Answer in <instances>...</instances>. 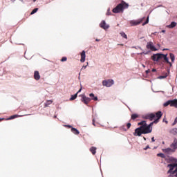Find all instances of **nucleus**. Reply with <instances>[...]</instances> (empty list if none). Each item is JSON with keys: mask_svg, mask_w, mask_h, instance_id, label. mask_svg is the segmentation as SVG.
I'll return each mask as SVG.
<instances>
[{"mask_svg": "<svg viewBox=\"0 0 177 177\" xmlns=\"http://www.w3.org/2000/svg\"><path fill=\"white\" fill-rule=\"evenodd\" d=\"M156 71H157V70L156 68L152 69V73H156Z\"/></svg>", "mask_w": 177, "mask_h": 177, "instance_id": "37", "label": "nucleus"}, {"mask_svg": "<svg viewBox=\"0 0 177 177\" xmlns=\"http://www.w3.org/2000/svg\"><path fill=\"white\" fill-rule=\"evenodd\" d=\"M95 41H96L97 42H99V41H100V39H96Z\"/></svg>", "mask_w": 177, "mask_h": 177, "instance_id": "43", "label": "nucleus"}, {"mask_svg": "<svg viewBox=\"0 0 177 177\" xmlns=\"http://www.w3.org/2000/svg\"><path fill=\"white\" fill-rule=\"evenodd\" d=\"M170 106L175 107L176 109H177V100L176 99L170 100Z\"/></svg>", "mask_w": 177, "mask_h": 177, "instance_id": "12", "label": "nucleus"}, {"mask_svg": "<svg viewBox=\"0 0 177 177\" xmlns=\"http://www.w3.org/2000/svg\"><path fill=\"white\" fill-rule=\"evenodd\" d=\"M100 27L104 30H107L109 28L110 26L106 24V21H102L100 24Z\"/></svg>", "mask_w": 177, "mask_h": 177, "instance_id": "10", "label": "nucleus"}, {"mask_svg": "<svg viewBox=\"0 0 177 177\" xmlns=\"http://www.w3.org/2000/svg\"><path fill=\"white\" fill-rule=\"evenodd\" d=\"M174 161H176V159H174Z\"/></svg>", "mask_w": 177, "mask_h": 177, "instance_id": "53", "label": "nucleus"}, {"mask_svg": "<svg viewBox=\"0 0 177 177\" xmlns=\"http://www.w3.org/2000/svg\"><path fill=\"white\" fill-rule=\"evenodd\" d=\"M103 86H106V88H110L112 85H114V80L109 79L102 81Z\"/></svg>", "mask_w": 177, "mask_h": 177, "instance_id": "5", "label": "nucleus"}, {"mask_svg": "<svg viewBox=\"0 0 177 177\" xmlns=\"http://www.w3.org/2000/svg\"><path fill=\"white\" fill-rule=\"evenodd\" d=\"M52 103H53V101L52 100L46 101V102L45 103V107H49V105L52 104Z\"/></svg>", "mask_w": 177, "mask_h": 177, "instance_id": "23", "label": "nucleus"}, {"mask_svg": "<svg viewBox=\"0 0 177 177\" xmlns=\"http://www.w3.org/2000/svg\"><path fill=\"white\" fill-rule=\"evenodd\" d=\"M61 62H67V57H63L61 59Z\"/></svg>", "mask_w": 177, "mask_h": 177, "instance_id": "33", "label": "nucleus"}, {"mask_svg": "<svg viewBox=\"0 0 177 177\" xmlns=\"http://www.w3.org/2000/svg\"><path fill=\"white\" fill-rule=\"evenodd\" d=\"M171 133H172V135H177V129L175 128V129H173L171 130Z\"/></svg>", "mask_w": 177, "mask_h": 177, "instance_id": "28", "label": "nucleus"}, {"mask_svg": "<svg viewBox=\"0 0 177 177\" xmlns=\"http://www.w3.org/2000/svg\"><path fill=\"white\" fill-rule=\"evenodd\" d=\"M168 77V73H165V75L159 76L158 78V80H164Z\"/></svg>", "mask_w": 177, "mask_h": 177, "instance_id": "20", "label": "nucleus"}, {"mask_svg": "<svg viewBox=\"0 0 177 177\" xmlns=\"http://www.w3.org/2000/svg\"><path fill=\"white\" fill-rule=\"evenodd\" d=\"M144 120H149V121H153V118H157L156 113H147L142 115Z\"/></svg>", "mask_w": 177, "mask_h": 177, "instance_id": "6", "label": "nucleus"}, {"mask_svg": "<svg viewBox=\"0 0 177 177\" xmlns=\"http://www.w3.org/2000/svg\"><path fill=\"white\" fill-rule=\"evenodd\" d=\"M37 0H33V2H35Z\"/></svg>", "mask_w": 177, "mask_h": 177, "instance_id": "52", "label": "nucleus"}, {"mask_svg": "<svg viewBox=\"0 0 177 177\" xmlns=\"http://www.w3.org/2000/svg\"><path fill=\"white\" fill-rule=\"evenodd\" d=\"M136 118H139L138 114L133 113L131 115V120H136Z\"/></svg>", "mask_w": 177, "mask_h": 177, "instance_id": "24", "label": "nucleus"}, {"mask_svg": "<svg viewBox=\"0 0 177 177\" xmlns=\"http://www.w3.org/2000/svg\"><path fill=\"white\" fill-rule=\"evenodd\" d=\"M120 35L121 37H122V38H125V39H128V36H127V34H125V32H120Z\"/></svg>", "mask_w": 177, "mask_h": 177, "instance_id": "26", "label": "nucleus"}, {"mask_svg": "<svg viewBox=\"0 0 177 177\" xmlns=\"http://www.w3.org/2000/svg\"><path fill=\"white\" fill-rule=\"evenodd\" d=\"M144 140H146V138L144 137Z\"/></svg>", "mask_w": 177, "mask_h": 177, "instance_id": "51", "label": "nucleus"}, {"mask_svg": "<svg viewBox=\"0 0 177 177\" xmlns=\"http://www.w3.org/2000/svg\"><path fill=\"white\" fill-rule=\"evenodd\" d=\"M167 54L164 55L161 53H157V54H153L151 57V59L153 62H160V60H162L165 63H167V64H169L170 67H172V63L169 62V59H168Z\"/></svg>", "mask_w": 177, "mask_h": 177, "instance_id": "2", "label": "nucleus"}, {"mask_svg": "<svg viewBox=\"0 0 177 177\" xmlns=\"http://www.w3.org/2000/svg\"><path fill=\"white\" fill-rule=\"evenodd\" d=\"M176 24H177L176 22L172 21L170 25H167L166 27L167 28H174L176 27Z\"/></svg>", "mask_w": 177, "mask_h": 177, "instance_id": "14", "label": "nucleus"}, {"mask_svg": "<svg viewBox=\"0 0 177 177\" xmlns=\"http://www.w3.org/2000/svg\"><path fill=\"white\" fill-rule=\"evenodd\" d=\"M77 96H78V93H76L75 95H71L70 100H75V99H77Z\"/></svg>", "mask_w": 177, "mask_h": 177, "instance_id": "25", "label": "nucleus"}, {"mask_svg": "<svg viewBox=\"0 0 177 177\" xmlns=\"http://www.w3.org/2000/svg\"><path fill=\"white\" fill-rule=\"evenodd\" d=\"M176 167V163L167 165V168H169V171H167V174H169V172H172V171H174Z\"/></svg>", "mask_w": 177, "mask_h": 177, "instance_id": "9", "label": "nucleus"}, {"mask_svg": "<svg viewBox=\"0 0 177 177\" xmlns=\"http://www.w3.org/2000/svg\"><path fill=\"white\" fill-rule=\"evenodd\" d=\"M165 153H174L175 152V149H172L171 148H167L164 149Z\"/></svg>", "mask_w": 177, "mask_h": 177, "instance_id": "17", "label": "nucleus"}, {"mask_svg": "<svg viewBox=\"0 0 177 177\" xmlns=\"http://www.w3.org/2000/svg\"><path fill=\"white\" fill-rule=\"evenodd\" d=\"M151 142H156V140L154 139V137L151 138Z\"/></svg>", "mask_w": 177, "mask_h": 177, "instance_id": "39", "label": "nucleus"}, {"mask_svg": "<svg viewBox=\"0 0 177 177\" xmlns=\"http://www.w3.org/2000/svg\"><path fill=\"white\" fill-rule=\"evenodd\" d=\"M162 32H165V30H162Z\"/></svg>", "mask_w": 177, "mask_h": 177, "instance_id": "46", "label": "nucleus"}, {"mask_svg": "<svg viewBox=\"0 0 177 177\" xmlns=\"http://www.w3.org/2000/svg\"><path fill=\"white\" fill-rule=\"evenodd\" d=\"M89 96H90V97H93L92 100H94L95 102L97 101V97H95V94L90 93Z\"/></svg>", "mask_w": 177, "mask_h": 177, "instance_id": "21", "label": "nucleus"}, {"mask_svg": "<svg viewBox=\"0 0 177 177\" xmlns=\"http://www.w3.org/2000/svg\"><path fill=\"white\" fill-rule=\"evenodd\" d=\"M90 151H91V153H92V154H93V156H95V155L96 154V147H91L90 148Z\"/></svg>", "mask_w": 177, "mask_h": 177, "instance_id": "16", "label": "nucleus"}, {"mask_svg": "<svg viewBox=\"0 0 177 177\" xmlns=\"http://www.w3.org/2000/svg\"><path fill=\"white\" fill-rule=\"evenodd\" d=\"M156 119L149 124H147L145 120L138 122V125L140 127L135 129V132L133 133L134 136H142V135H146V133H151V131H153L151 127H153V124L158 123L160 118L162 117V113L159 111L156 113Z\"/></svg>", "mask_w": 177, "mask_h": 177, "instance_id": "1", "label": "nucleus"}, {"mask_svg": "<svg viewBox=\"0 0 177 177\" xmlns=\"http://www.w3.org/2000/svg\"><path fill=\"white\" fill-rule=\"evenodd\" d=\"M163 50H168V49H165V48Z\"/></svg>", "mask_w": 177, "mask_h": 177, "instance_id": "49", "label": "nucleus"}, {"mask_svg": "<svg viewBox=\"0 0 177 177\" xmlns=\"http://www.w3.org/2000/svg\"><path fill=\"white\" fill-rule=\"evenodd\" d=\"M3 120H5L4 118H0V122L1 121H3Z\"/></svg>", "mask_w": 177, "mask_h": 177, "instance_id": "45", "label": "nucleus"}, {"mask_svg": "<svg viewBox=\"0 0 177 177\" xmlns=\"http://www.w3.org/2000/svg\"><path fill=\"white\" fill-rule=\"evenodd\" d=\"M171 147H172L174 149L173 150H176V149H177V141H174L171 144Z\"/></svg>", "mask_w": 177, "mask_h": 177, "instance_id": "18", "label": "nucleus"}, {"mask_svg": "<svg viewBox=\"0 0 177 177\" xmlns=\"http://www.w3.org/2000/svg\"><path fill=\"white\" fill-rule=\"evenodd\" d=\"M87 66H88V63H87V65L82 66V70H84V69L85 70V68H86Z\"/></svg>", "mask_w": 177, "mask_h": 177, "instance_id": "35", "label": "nucleus"}, {"mask_svg": "<svg viewBox=\"0 0 177 177\" xmlns=\"http://www.w3.org/2000/svg\"><path fill=\"white\" fill-rule=\"evenodd\" d=\"M38 12V8H35L32 10V11L30 12V15H34L35 13H37Z\"/></svg>", "mask_w": 177, "mask_h": 177, "instance_id": "31", "label": "nucleus"}, {"mask_svg": "<svg viewBox=\"0 0 177 177\" xmlns=\"http://www.w3.org/2000/svg\"><path fill=\"white\" fill-rule=\"evenodd\" d=\"M147 74H149V73H150V70H148L146 71Z\"/></svg>", "mask_w": 177, "mask_h": 177, "instance_id": "41", "label": "nucleus"}, {"mask_svg": "<svg viewBox=\"0 0 177 177\" xmlns=\"http://www.w3.org/2000/svg\"><path fill=\"white\" fill-rule=\"evenodd\" d=\"M158 157H161V158H165V155L162 153H160L157 154Z\"/></svg>", "mask_w": 177, "mask_h": 177, "instance_id": "30", "label": "nucleus"}, {"mask_svg": "<svg viewBox=\"0 0 177 177\" xmlns=\"http://www.w3.org/2000/svg\"><path fill=\"white\" fill-rule=\"evenodd\" d=\"M146 24H149V17H147L145 23L142 24V26H146Z\"/></svg>", "mask_w": 177, "mask_h": 177, "instance_id": "32", "label": "nucleus"}, {"mask_svg": "<svg viewBox=\"0 0 177 177\" xmlns=\"http://www.w3.org/2000/svg\"><path fill=\"white\" fill-rule=\"evenodd\" d=\"M127 129H129V128H131V123H127Z\"/></svg>", "mask_w": 177, "mask_h": 177, "instance_id": "34", "label": "nucleus"}, {"mask_svg": "<svg viewBox=\"0 0 177 177\" xmlns=\"http://www.w3.org/2000/svg\"><path fill=\"white\" fill-rule=\"evenodd\" d=\"M146 19L145 17H142L141 19H139L138 20H131L130 21V24L131 27H133L135 26H139L140 23H142V21Z\"/></svg>", "mask_w": 177, "mask_h": 177, "instance_id": "4", "label": "nucleus"}, {"mask_svg": "<svg viewBox=\"0 0 177 177\" xmlns=\"http://www.w3.org/2000/svg\"><path fill=\"white\" fill-rule=\"evenodd\" d=\"M81 100L84 104H88L89 102H91V98H89L85 95H82Z\"/></svg>", "mask_w": 177, "mask_h": 177, "instance_id": "8", "label": "nucleus"}, {"mask_svg": "<svg viewBox=\"0 0 177 177\" xmlns=\"http://www.w3.org/2000/svg\"><path fill=\"white\" fill-rule=\"evenodd\" d=\"M71 132H73V133L75 135H80V131L74 127L71 128Z\"/></svg>", "mask_w": 177, "mask_h": 177, "instance_id": "15", "label": "nucleus"}, {"mask_svg": "<svg viewBox=\"0 0 177 177\" xmlns=\"http://www.w3.org/2000/svg\"><path fill=\"white\" fill-rule=\"evenodd\" d=\"M147 48L151 49L153 52H156L157 50V48L153 45V42H148L147 44Z\"/></svg>", "mask_w": 177, "mask_h": 177, "instance_id": "7", "label": "nucleus"}, {"mask_svg": "<svg viewBox=\"0 0 177 177\" xmlns=\"http://www.w3.org/2000/svg\"><path fill=\"white\" fill-rule=\"evenodd\" d=\"M143 53L144 55H147V53Z\"/></svg>", "mask_w": 177, "mask_h": 177, "instance_id": "47", "label": "nucleus"}, {"mask_svg": "<svg viewBox=\"0 0 177 177\" xmlns=\"http://www.w3.org/2000/svg\"><path fill=\"white\" fill-rule=\"evenodd\" d=\"M82 89L80 88L77 92V93H80V92H81Z\"/></svg>", "mask_w": 177, "mask_h": 177, "instance_id": "44", "label": "nucleus"}, {"mask_svg": "<svg viewBox=\"0 0 177 177\" xmlns=\"http://www.w3.org/2000/svg\"><path fill=\"white\" fill-rule=\"evenodd\" d=\"M147 149H150V147L147 145L145 148H144V150H147Z\"/></svg>", "mask_w": 177, "mask_h": 177, "instance_id": "36", "label": "nucleus"}, {"mask_svg": "<svg viewBox=\"0 0 177 177\" xmlns=\"http://www.w3.org/2000/svg\"><path fill=\"white\" fill-rule=\"evenodd\" d=\"M21 2H23V0H21Z\"/></svg>", "mask_w": 177, "mask_h": 177, "instance_id": "54", "label": "nucleus"}, {"mask_svg": "<svg viewBox=\"0 0 177 177\" xmlns=\"http://www.w3.org/2000/svg\"><path fill=\"white\" fill-rule=\"evenodd\" d=\"M34 78L36 80V81H39V80H41V75H39V72L36 71L34 73Z\"/></svg>", "mask_w": 177, "mask_h": 177, "instance_id": "11", "label": "nucleus"}, {"mask_svg": "<svg viewBox=\"0 0 177 177\" xmlns=\"http://www.w3.org/2000/svg\"><path fill=\"white\" fill-rule=\"evenodd\" d=\"M17 117H20L19 115H13L10 117L9 120H15V118H17Z\"/></svg>", "mask_w": 177, "mask_h": 177, "instance_id": "29", "label": "nucleus"}, {"mask_svg": "<svg viewBox=\"0 0 177 177\" xmlns=\"http://www.w3.org/2000/svg\"><path fill=\"white\" fill-rule=\"evenodd\" d=\"M93 125H94V127L96 126V124H95V119H93Z\"/></svg>", "mask_w": 177, "mask_h": 177, "instance_id": "38", "label": "nucleus"}, {"mask_svg": "<svg viewBox=\"0 0 177 177\" xmlns=\"http://www.w3.org/2000/svg\"><path fill=\"white\" fill-rule=\"evenodd\" d=\"M176 173H177V171H176V169L175 170H172L171 172L169 173V174H170L169 175V177H174L175 176V174H176Z\"/></svg>", "mask_w": 177, "mask_h": 177, "instance_id": "19", "label": "nucleus"}, {"mask_svg": "<svg viewBox=\"0 0 177 177\" xmlns=\"http://www.w3.org/2000/svg\"><path fill=\"white\" fill-rule=\"evenodd\" d=\"M121 45V46H124V44H120Z\"/></svg>", "mask_w": 177, "mask_h": 177, "instance_id": "50", "label": "nucleus"}, {"mask_svg": "<svg viewBox=\"0 0 177 177\" xmlns=\"http://www.w3.org/2000/svg\"><path fill=\"white\" fill-rule=\"evenodd\" d=\"M169 56H170V59L171 60L172 63H174V62H175V55H174V53H169Z\"/></svg>", "mask_w": 177, "mask_h": 177, "instance_id": "22", "label": "nucleus"}, {"mask_svg": "<svg viewBox=\"0 0 177 177\" xmlns=\"http://www.w3.org/2000/svg\"><path fill=\"white\" fill-rule=\"evenodd\" d=\"M175 177H177V173L174 175Z\"/></svg>", "mask_w": 177, "mask_h": 177, "instance_id": "48", "label": "nucleus"}, {"mask_svg": "<svg viewBox=\"0 0 177 177\" xmlns=\"http://www.w3.org/2000/svg\"><path fill=\"white\" fill-rule=\"evenodd\" d=\"M66 127H67L68 128H73V127H71V125H66Z\"/></svg>", "mask_w": 177, "mask_h": 177, "instance_id": "40", "label": "nucleus"}, {"mask_svg": "<svg viewBox=\"0 0 177 177\" xmlns=\"http://www.w3.org/2000/svg\"><path fill=\"white\" fill-rule=\"evenodd\" d=\"M163 106L164 107H167V106H171V100H168L167 102H165Z\"/></svg>", "mask_w": 177, "mask_h": 177, "instance_id": "27", "label": "nucleus"}, {"mask_svg": "<svg viewBox=\"0 0 177 177\" xmlns=\"http://www.w3.org/2000/svg\"><path fill=\"white\" fill-rule=\"evenodd\" d=\"M81 59H80V62L81 63H84L85 62V57H86V55L85 54V50H83L82 53H81Z\"/></svg>", "mask_w": 177, "mask_h": 177, "instance_id": "13", "label": "nucleus"}, {"mask_svg": "<svg viewBox=\"0 0 177 177\" xmlns=\"http://www.w3.org/2000/svg\"><path fill=\"white\" fill-rule=\"evenodd\" d=\"M129 6L128 3L125 1H122L120 3H119L115 8L113 9L112 12L113 13H121V12H124V9H127Z\"/></svg>", "mask_w": 177, "mask_h": 177, "instance_id": "3", "label": "nucleus"}, {"mask_svg": "<svg viewBox=\"0 0 177 177\" xmlns=\"http://www.w3.org/2000/svg\"><path fill=\"white\" fill-rule=\"evenodd\" d=\"M176 171H177V163H176V169H175Z\"/></svg>", "mask_w": 177, "mask_h": 177, "instance_id": "42", "label": "nucleus"}]
</instances>
